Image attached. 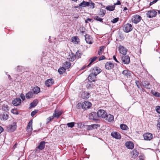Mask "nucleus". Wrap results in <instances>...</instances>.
I'll return each mask as SVG.
<instances>
[{
	"mask_svg": "<svg viewBox=\"0 0 160 160\" xmlns=\"http://www.w3.org/2000/svg\"><path fill=\"white\" fill-rule=\"evenodd\" d=\"M95 4L92 2H87L83 1V2L79 4V6H77L76 8L78 7L81 8L82 7H88L91 8H93L94 7Z\"/></svg>",
	"mask_w": 160,
	"mask_h": 160,
	"instance_id": "obj_1",
	"label": "nucleus"
},
{
	"mask_svg": "<svg viewBox=\"0 0 160 160\" xmlns=\"http://www.w3.org/2000/svg\"><path fill=\"white\" fill-rule=\"evenodd\" d=\"M92 105V103L90 102L86 101L82 102V108L85 110L88 109Z\"/></svg>",
	"mask_w": 160,
	"mask_h": 160,
	"instance_id": "obj_2",
	"label": "nucleus"
},
{
	"mask_svg": "<svg viewBox=\"0 0 160 160\" xmlns=\"http://www.w3.org/2000/svg\"><path fill=\"white\" fill-rule=\"evenodd\" d=\"M118 49L119 52L123 55H126L128 51V50L122 45H119Z\"/></svg>",
	"mask_w": 160,
	"mask_h": 160,
	"instance_id": "obj_3",
	"label": "nucleus"
},
{
	"mask_svg": "<svg viewBox=\"0 0 160 160\" xmlns=\"http://www.w3.org/2000/svg\"><path fill=\"white\" fill-rule=\"evenodd\" d=\"M97 114L98 117L104 118L107 115V112L104 110L100 109L98 111Z\"/></svg>",
	"mask_w": 160,
	"mask_h": 160,
	"instance_id": "obj_4",
	"label": "nucleus"
},
{
	"mask_svg": "<svg viewBox=\"0 0 160 160\" xmlns=\"http://www.w3.org/2000/svg\"><path fill=\"white\" fill-rule=\"evenodd\" d=\"M141 17L138 15H134L132 19V22L137 24L141 20Z\"/></svg>",
	"mask_w": 160,
	"mask_h": 160,
	"instance_id": "obj_5",
	"label": "nucleus"
},
{
	"mask_svg": "<svg viewBox=\"0 0 160 160\" xmlns=\"http://www.w3.org/2000/svg\"><path fill=\"white\" fill-rule=\"evenodd\" d=\"M132 26L130 24L127 23L124 25L123 30L126 32H128L132 30Z\"/></svg>",
	"mask_w": 160,
	"mask_h": 160,
	"instance_id": "obj_6",
	"label": "nucleus"
},
{
	"mask_svg": "<svg viewBox=\"0 0 160 160\" xmlns=\"http://www.w3.org/2000/svg\"><path fill=\"white\" fill-rule=\"evenodd\" d=\"M157 14L156 11H148L147 13V15L148 17L150 18L155 17Z\"/></svg>",
	"mask_w": 160,
	"mask_h": 160,
	"instance_id": "obj_7",
	"label": "nucleus"
},
{
	"mask_svg": "<svg viewBox=\"0 0 160 160\" xmlns=\"http://www.w3.org/2000/svg\"><path fill=\"white\" fill-rule=\"evenodd\" d=\"M85 40L87 43L91 44L93 42V39L92 37L86 34L85 35Z\"/></svg>",
	"mask_w": 160,
	"mask_h": 160,
	"instance_id": "obj_8",
	"label": "nucleus"
},
{
	"mask_svg": "<svg viewBox=\"0 0 160 160\" xmlns=\"http://www.w3.org/2000/svg\"><path fill=\"white\" fill-rule=\"evenodd\" d=\"M96 75L93 73H90L88 77V80L90 82H94L95 81L96 78Z\"/></svg>",
	"mask_w": 160,
	"mask_h": 160,
	"instance_id": "obj_9",
	"label": "nucleus"
},
{
	"mask_svg": "<svg viewBox=\"0 0 160 160\" xmlns=\"http://www.w3.org/2000/svg\"><path fill=\"white\" fill-rule=\"evenodd\" d=\"M114 67V64L110 62H107L105 64V67L107 70L112 69Z\"/></svg>",
	"mask_w": 160,
	"mask_h": 160,
	"instance_id": "obj_10",
	"label": "nucleus"
},
{
	"mask_svg": "<svg viewBox=\"0 0 160 160\" xmlns=\"http://www.w3.org/2000/svg\"><path fill=\"white\" fill-rule=\"evenodd\" d=\"M122 60L123 63L125 64H128L130 62V58L128 55L122 57Z\"/></svg>",
	"mask_w": 160,
	"mask_h": 160,
	"instance_id": "obj_11",
	"label": "nucleus"
},
{
	"mask_svg": "<svg viewBox=\"0 0 160 160\" xmlns=\"http://www.w3.org/2000/svg\"><path fill=\"white\" fill-rule=\"evenodd\" d=\"M53 83L54 80L52 78L47 79L45 82V85L48 87H49L51 86Z\"/></svg>",
	"mask_w": 160,
	"mask_h": 160,
	"instance_id": "obj_12",
	"label": "nucleus"
},
{
	"mask_svg": "<svg viewBox=\"0 0 160 160\" xmlns=\"http://www.w3.org/2000/svg\"><path fill=\"white\" fill-rule=\"evenodd\" d=\"M46 143V142L43 141L39 143L38 146L36 148V150H37L38 149H39L41 150H43L45 148V144Z\"/></svg>",
	"mask_w": 160,
	"mask_h": 160,
	"instance_id": "obj_13",
	"label": "nucleus"
},
{
	"mask_svg": "<svg viewBox=\"0 0 160 160\" xmlns=\"http://www.w3.org/2000/svg\"><path fill=\"white\" fill-rule=\"evenodd\" d=\"M144 139L146 140H150L152 138V134L149 133H145L143 135Z\"/></svg>",
	"mask_w": 160,
	"mask_h": 160,
	"instance_id": "obj_14",
	"label": "nucleus"
},
{
	"mask_svg": "<svg viewBox=\"0 0 160 160\" xmlns=\"http://www.w3.org/2000/svg\"><path fill=\"white\" fill-rule=\"evenodd\" d=\"M62 113V112L61 111L56 109L53 113V116L54 118H58Z\"/></svg>",
	"mask_w": 160,
	"mask_h": 160,
	"instance_id": "obj_15",
	"label": "nucleus"
},
{
	"mask_svg": "<svg viewBox=\"0 0 160 160\" xmlns=\"http://www.w3.org/2000/svg\"><path fill=\"white\" fill-rule=\"evenodd\" d=\"M111 135L112 137L117 139H120L121 138L120 134L116 132H112Z\"/></svg>",
	"mask_w": 160,
	"mask_h": 160,
	"instance_id": "obj_16",
	"label": "nucleus"
},
{
	"mask_svg": "<svg viewBox=\"0 0 160 160\" xmlns=\"http://www.w3.org/2000/svg\"><path fill=\"white\" fill-rule=\"evenodd\" d=\"M12 103L14 106H18L21 103V100L19 98H15L13 100Z\"/></svg>",
	"mask_w": 160,
	"mask_h": 160,
	"instance_id": "obj_17",
	"label": "nucleus"
},
{
	"mask_svg": "<svg viewBox=\"0 0 160 160\" xmlns=\"http://www.w3.org/2000/svg\"><path fill=\"white\" fill-rule=\"evenodd\" d=\"M104 118L109 122H111L114 120V117L113 115L110 114H107L106 116H105V117Z\"/></svg>",
	"mask_w": 160,
	"mask_h": 160,
	"instance_id": "obj_18",
	"label": "nucleus"
},
{
	"mask_svg": "<svg viewBox=\"0 0 160 160\" xmlns=\"http://www.w3.org/2000/svg\"><path fill=\"white\" fill-rule=\"evenodd\" d=\"M99 127L100 125L98 124H92L88 125L87 127V129L88 130H90L93 129L97 128Z\"/></svg>",
	"mask_w": 160,
	"mask_h": 160,
	"instance_id": "obj_19",
	"label": "nucleus"
},
{
	"mask_svg": "<svg viewBox=\"0 0 160 160\" xmlns=\"http://www.w3.org/2000/svg\"><path fill=\"white\" fill-rule=\"evenodd\" d=\"M125 145L127 148L129 149H132L133 148L134 145L131 142H127L125 143Z\"/></svg>",
	"mask_w": 160,
	"mask_h": 160,
	"instance_id": "obj_20",
	"label": "nucleus"
},
{
	"mask_svg": "<svg viewBox=\"0 0 160 160\" xmlns=\"http://www.w3.org/2000/svg\"><path fill=\"white\" fill-rule=\"evenodd\" d=\"M122 74L127 77H130L132 74V72L128 70H124L122 72Z\"/></svg>",
	"mask_w": 160,
	"mask_h": 160,
	"instance_id": "obj_21",
	"label": "nucleus"
},
{
	"mask_svg": "<svg viewBox=\"0 0 160 160\" xmlns=\"http://www.w3.org/2000/svg\"><path fill=\"white\" fill-rule=\"evenodd\" d=\"M130 153L132 157L133 158L137 157L138 155V152L137 150L135 149H134Z\"/></svg>",
	"mask_w": 160,
	"mask_h": 160,
	"instance_id": "obj_22",
	"label": "nucleus"
},
{
	"mask_svg": "<svg viewBox=\"0 0 160 160\" xmlns=\"http://www.w3.org/2000/svg\"><path fill=\"white\" fill-rule=\"evenodd\" d=\"M34 95L38 93L40 91V88L38 87L34 88L31 91Z\"/></svg>",
	"mask_w": 160,
	"mask_h": 160,
	"instance_id": "obj_23",
	"label": "nucleus"
},
{
	"mask_svg": "<svg viewBox=\"0 0 160 160\" xmlns=\"http://www.w3.org/2000/svg\"><path fill=\"white\" fill-rule=\"evenodd\" d=\"M71 41L72 42L76 44H78L80 41L79 39L77 36L72 37L71 39Z\"/></svg>",
	"mask_w": 160,
	"mask_h": 160,
	"instance_id": "obj_24",
	"label": "nucleus"
},
{
	"mask_svg": "<svg viewBox=\"0 0 160 160\" xmlns=\"http://www.w3.org/2000/svg\"><path fill=\"white\" fill-rule=\"evenodd\" d=\"M34 95L32 91H30L26 93L25 96L27 99H29L31 98H33V97Z\"/></svg>",
	"mask_w": 160,
	"mask_h": 160,
	"instance_id": "obj_25",
	"label": "nucleus"
},
{
	"mask_svg": "<svg viewBox=\"0 0 160 160\" xmlns=\"http://www.w3.org/2000/svg\"><path fill=\"white\" fill-rule=\"evenodd\" d=\"M93 70L94 72V73H93L95 74L96 75L102 71L101 69L97 67H94L93 68Z\"/></svg>",
	"mask_w": 160,
	"mask_h": 160,
	"instance_id": "obj_26",
	"label": "nucleus"
},
{
	"mask_svg": "<svg viewBox=\"0 0 160 160\" xmlns=\"http://www.w3.org/2000/svg\"><path fill=\"white\" fill-rule=\"evenodd\" d=\"M96 116L95 112H93L90 113L89 115V118L90 119L96 120Z\"/></svg>",
	"mask_w": 160,
	"mask_h": 160,
	"instance_id": "obj_27",
	"label": "nucleus"
},
{
	"mask_svg": "<svg viewBox=\"0 0 160 160\" xmlns=\"http://www.w3.org/2000/svg\"><path fill=\"white\" fill-rule=\"evenodd\" d=\"M8 118V115L6 113L1 114L0 115V119L3 120H6Z\"/></svg>",
	"mask_w": 160,
	"mask_h": 160,
	"instance_id": "obj_28",
	"label": "nucleus"
},
{
	"mask_svg": "<svg viewBox=\"0 0 160 160\" xmlns=\"http://www.w3.org/2000/svg\"><path fill=\"white\" fill-rule=\"evenodd\" d=\"M38 103V101L37 99H35L33 101L30 103V108H34L37 106Z\"/></svg>",
	"mask_w": 160,
	"mask_h": 160,
	"instance_id": "obj_29",
	"label": "nucleus"
},
{
	"mask_svg": "<svg viewBox=\"0 0 160 160\" xmlns=\"http://www.w3.org/2000/svg\"><path fill=\"white\" fill-rule=\"evenodd\" d=\"M97 58L98 57H94L92 58H90L89 60V61H90V62L87 66V67H89L93 62L96 60Z\"/></svg>",
	"mask_w": 160,
	"mask_h": 160,
	"instance_id": "obj_30",
	"label": "nucleus"
},
{
	"mask_svg": "<svg viewBox=\"0 0 160 160\" xmlns=\"http://www.w3.org/2000/svg\"><path fill=\"white\" fill-rule=\"evenodd\" d=\"M16 128L15 125H11L8 128V130L10 132H13L14 131Z\"/></svg>",
	"mask_w": 160,
	"mask_h": 160,
	"instance_id": "obj_31",
	"label": "nucleus"
},
{
	"mask_svg": "<svg viewBox=\"0 0 160 160\" xmlns=\"http://www.w3.org/2000/svg\"><path fill=\"white\" fill-rule=\"evenodd\" d=\"M66 69L63 67H62L59 68L58 69V72L60 74H62L66 71Z\"/></svg>",
	"mask_w": 160,
	"mask_h": 160,
	"instance_id": "obj_32",
	"label": "nucleus"
},
{
	"mask_svg": "<svg viewBox=\"0 0 160 160\" xmlns=\"http://www.w3.org/2000/svg\"><path fill=\"white\" fill-rule=\"evenodd\" d=\"M82 97L84 99H87L89 98V94L87 92H84L82 95Z\"/></svg>",
	"mask_w": 160,
	"mask_h": 160,
	"instance_id": "obj_33",
	"label": "nucleus"
},
{
	"mask_svg": "<svg viewBox=\"0 0 160 160\" xmlns=\"http://www.w3.org/2000/svg\"><path fill=\"white\" fill-rule=\"evenodd\" d=\"M64 65L66 68H69L71 66V63L69 62H65L64 63Z\"/></svg>",
	"mask_w": 160,
	"mask_h": 160,
	"instance_id": "obj_34",
	"label": "nucleus"
},
{
	"mask_svg": "<svg viewBox=\"0 0 160 160\" xmlns=\"http://www.w3.org/2000/svg\"><path fill=\"white\" fill-rule=\"evenodd\" d=\"M105 48V47L103 46L100 47L99 51L98 52V55H101L102 54V52L104 51Z\"/></svg>",
	"mask_w": 160,
	"mask_h": 160,
	"instance_id": "obj_35",
	"label": "nucleus"
},
{
	"mask_svg": "<svg viewBox=\"0 0 160 160\" xmlns=\"http://www.w3.org/2000/svg\"><path fill=\"white\" fill-rule=\"evenodd\" d=\"M120 127L121 129L124 130H127L128 129V127L124 124H121Z\"/></svg>",
	"mask_w": 160,
	"mask_h": 160,
	"instance_id": "obj_36",
	"label": "nucleus"
},
{
	"mask_svg": "<svg viewBox=\"0 0 160 160\" xmlns=\"http://www.w3.org/2000/svg\"><path fill=\"white\" fill-rule=\"evenodd\" d=\"M143 85L144 87L146 88L150 89L151 88V86L148 82H145Z\"/></svg>",
	"mask_w": 160,
	"mask_h": 160,
	"instance_id": "obj_37",
	"label": "nucleus"
},
{
	"mask_svg": "<svg viewBox=\"0 0 160 160\" xmlns=\"http://www.w3.org/2000/svg\"><path fill=\"white\" fill-rule=\"evenodd\" d=\"M115 6L114 4L113 5H108L107 6L106 9L107 10H114Z\"/></svg>",
	"mask_w": 160,
	"mask_h": 160,
	"instance_id": "obj_38",
	"label": "nucleus"
},
{
	"mask_svg": "<svg viewBox=\"0 0 160 160\" xmlns=\"http://www.w3.org/2000/svg\"><path fill=\"white\" fill-rule=\"evenodd\" d=\"M82 55V53L79 51H78L76 52V54L75 55L76 58L78 59L80 58Z\"/></svg>",
	"mask_w": 160,
	"mask_h": 160,
	"instance_id": "obj_39",
	"label": "nucleus"
},
{
	"mask_svg": "<svg viewBox=\"0 0 160 160\" xmlns=\"http://www.w3.org/2000/svg\"><path fill=\"white\" fill-rule=\"evenodd\" d=\"M75 124H78V123H76L74 122H71L68 123H67V125L68 127L72 128L74 126Z\"/></svg>",
	"mask_w": 160,
	"mask_h": 160,
	"instance_id": "obj_40",
	"label": "nucleus"
},
{
	"mask_svg": "<svg viewBox=\"0 0 160 160\" xmlns=\"http://www.w3.org/2000/svg\"><path fill=\"white\" fill-rule=\"evenodd\" d=\"M106 13V11H100L98 13V15L101 17H103Z\"/></svg>",
	"mask_w": 160,
	"mask_h": 160,
	"instance_id": "obj_41",
	"label": "nucleus"
},
{
	"mask_svg": "<svg viewBox=\"0 0 160 160\" xmlns=\"http://www.w3.org/2000/svg\"><path fill=\"white\" fill-rule=\"evenodd\" d=\"M94 19L100 22H102L103 19L101 18L99 16H95L94 17Z\"/></svg>",
	"mask_w": 160,
	"mask_h": 160,
	"instance_id": "obj_42",
	"label": "nucleus"
},
{
	"mask_svg": "<svg viewBox=\"0 0 160 160\" xmlns=\"http://www.w3.org/2000/svg\"><path fill=\"white\" fill-rule=\"evenodd\" d=\"M76 58L75 55L73 54H72L71 55L69 56V61H73Z\"/></svg>",
	"mask_w": 160,
	"mask_h": 160,
	"instance_id": "obj_43",
	"label": "nucleus"
},
{
	"mask_svg": "<svg viewBox=\"0 0 160 160\" xmlns=\"http://www.w3.org/2000/svg\"><path fill=\"white\" fill-rule=\"evenodd\" d=\"M54 118V117H53V116H51V117H48V118L47 119V123H49L50 122V121L52 119H53Z\"/></svg>",
	"mask_w": 160,
	"mask_h": 160,
	"instance_id": "obj_44",
	"label": "nucleus"
},
{
	"mask_svg": "<svg viewBox=\"0 0 160 160\" xmlns=\"http://www.w3.org/2000/svg\"><path fill=\"white\" fill-rule=\"evenodd\" d=\"M32 127H30V126H27V130L28 132H31L32 131Z\"/></svg>",
	"mask_w": 160,
	"mask_h": 160,
	"instance_id": "obj_45",
	"label": "nucleus"
},
{
	"mask_svg": "<svg viewBox=\"0 0 160 160\" xmlns=\"http://www.w3.org/2000/svg\"><path fill=\"white\" fill-rule=\"evenodd\" d=\"M93 85L91 83V82L88 83L87 85H86V87L88 88H92Z\"/></svg>",
	"mask_w": 160,
	"mask_h": 160,
	"instance_id": "obj_46",
	"label": "nucleus"
},
{
	"mask_svg": "<svg viewBox=\"0 0 160 160\" xmlns=\"http://www.w3.org/2000/svg\"><path fill=\"white\" fill-rule=\"evenodd\" d=\"M76 107L78 109L82 108V103H78L77 104Z\"/></svg>",
	"mask_w": 160,
	"mask_h": 160,
	"instance_id": "obj_47",
	"label": "nucleus"
},
{
	"mask_svg": "<svg viewBox=\"0 0 160 160\" xmlns=\"http://www.w3.org/2000/svg\"><path fill=\"white\" fill-rule=\"evenodd\" d=\"M118 19L119 18H115L112 20L111 22L113 23H115L118 21Z\"/></svg>",
	"mask_w": 160,
	"mask_h": 160,
	"instance_id": "obj_48",
	"label": "nucleus"
},
{
	"mask_svg": "<svg viewBox=\"0 0 160 160\" xmlns=\"http://www.w3.org/2000/svg\"><path fill=\"white\" fill-rule=\"evenodd\" d=\"M138 87V88H140L141 86V84L138 81H136L135 82Z\"/></svg>",
	"mask_w": 160,
	"mask_h": 160,
	"instance_id": "obj_49",
	"label": "nucleus"
},
{
	"mask_svg": "<svg viewBox=\"0 0 160 160\" xmlns=\"http://www.w3.org/2000/svg\"><path fill=\"white\" fill-rule=\"evenodd\" d=\"M156 110L158 113L160 114V106H156Z\"/></svg>",
	"mask_w": 160,
	"mask_h": 160,
	"instance_id": "obj_50",
	"label": "nucleus"
},
{
	"mask_svg": "<svg viewBox=\"0 0 160 160\" xmlns=\"http://www.w3.org/2000/svg\"><path fill=\"white\" fill-rule=\"evenodd\" d=\"M20 98L22 99V101H24L25 99V98L24 95L23 93H21L20 95Z\"/></svg>",
	"mask_w": 160,
	"mask_h": 160,
	"instance_id": "obj_51",
	"label": "nucleus"
},
{
	"mask_svg": "<svg viewBox=\"0 0 160 160\" xmlns=\"http://www.w3.org/2000/svg\"><path fill=\"white\" fill-rule=\"evenodd\" d=\"M37 110H35L33 111H32L31 113V115L32 117L34 116L35 114L37 112Z\"/></svg>",
	"mask_w": 160,
	"mask_h": 160,
	"instance_id": "obj_52",
	"label": "nucleus"
},
{
	"mask_svg": "<svg viewBox=\"0 0 160 160\" xmlns=\"http://www.w3.org/2000/svg\"><path fill=\"white\" fill-rule=\"evenodd\" d=\"M153 94L156 97H160V93L158 92H156Z\"/></svg>",
	"mask_w": 160,
	"mask_h": 160,
	"instance_id": "obj_53",
	"label": "nucleus"
},
{
	"mask_svg": "<svg viewBox=\"0 0 160 160\" xmlns=\"http://www.w3.org/2000/svg\"><path fill=\"white\" fill-rule=\"evenodd\" d=\"M32 120H31L28 123L27 126H28V127L30 126V127H32Z\"/></svg>",
	"mask_w": 160,
	"mask_h": 160,
	"instance_id": "obj_54",
	"label": "nucleus"
},
{
	"mask_svg": "<svg viewBox=\"0 0 160 160\" xmlns=\"http://www.w3.org/2000/svg\"><path fill=\"white\" fill-rule=\"evenodd\" d=\"M105 59V57L104 56H102L99 58V61H100Z\"/></svg>",
	"mask_w": 160,
	"mask_h": 160,
	"instance_id": "obj_55",
	"label": "nucleus"
},
{
	"mask_svg": "<svg viewBox=\"0 0 160 160\" xmlns=\"http://www.w3.org/2000/svg\"><path fill=\"white\" fill-rule=\"evenodd\" d=\"M22 68V66H18L17 67V70L18 71H19Z\"/></svg>",
	"mask_w": 160,
	"mask_h": 160,
	"instance_id": "obj_56",
	"label": "nucleus"
},
{
	"mask_svg": "<svg viewBox=\"0 0 160 160\" xmlns=\"http://www.w3.org/2000/svg\"><path fill=\"white\" fill-rule=\"evenodd\" d=\"M114 5L115 6L116 5H119L121 4V2L119 0H118L116 3H114Z\"/></svg>",
	"mask_w": 160,
	"mask_h": 160,
	"instance_id": "obj_57",
	"label": "nucleus"
},
{
	"mask_svg": "<svg viewBox=\"0 0 160 160\" xmlns=\"http://www.w3.org/2000/svg\"><path fill=\"white\" fill-rule=\"evenodd\" d=\"M158 0H154L153 1H152V2H150V5L151 6L152 5L155 3L156 2H157V1Z\"/></svg>",
	"mask_w": 160,
	"mask_h": 160,
	"instance_id": "obj_58",
	"label": "nucleus"
},
{
	"mask_svg": "<svg viewBox=\"0 0 160 160\" xmlns=\"http://www.w3.org/2000/svg\"><path fill=\"white\" fill-rule=\"evenodd\" d=\"M113 59L117 62H119L117 60L115 56H113Z\"/></svg>",
	"mask_w": 160,
	"mask_h": 160,
	"instance_id": "obj_59",
	"label": "nucleus"
},
{
	"mask_svg": "<svg viewBox=\"0 0 160 160\" xmlns=\"http://www.w3.org/2000/svg\"><path fill=\"white\" fill-rule=\"evenodd\" d=\"M3 130V128L0 126V133H1Z\"/></svg>",
	"mask_w": 160,
	"mask_h": 160,
	"instance_id": "obj_60",
	"label": "nucleus"
},
{
	"mask_svg": "<svg viewBox=\"0 0 160 160\" xmlns=\"http://www.w3.org/2000/svg\"><path fill=\"white\" fill-rule=\"evenodd\" d=\"M3 109H4V110L5 111H8V107L7 106V107H4V108H3Z\"/></svg>",
	"mask_w": 160,
	"mask_h": 160,
	"instance_id": "obj_61",
	"label": "nucleus"
},
{
	"mask_svg": "<svg viewBox=\"0 0 160 160\" xmlns=\"http://www.w3.org/2000/svg\"><path fill=\"white\" fill-rule=\"evenodd\" d=\"M18 145V144L17 143H16L13 146V148L14 149H15L17 147V146Z\"/></svg>",
	"mask_w": 160,
	"mask_h": 160,
	"instance_id": "obj_62",
	"label": "nucleus"
},
{
	"mask_svg": "<svg viewBox=\"0 0 160 160\" xmlns=\"http://www.w3.org/2000/svg\"><path fill=\"white\" fill-rule=\"evenodd\" d=\"M92 19H90V18H88V19H87L85 21V22L87 23L88 22H87V21H88L90 22H91V21H92Z\"/></svg>",
	"mask_w": 160,
	"mask_h": 160,
	"instance_id": "obj_63",
	"label": "nucleus"
},
{
	"mask_svg": "<svg viewBox=\"0 0 160 160\" xmlns=\"http://www.w3.org/2000/svg\"><path fill=\"white\" fill-rule=\"evenodd\" d=\"M158 126L160 130V122L158 123Z\"/></svg>",
	"mask_w": 160,
	"mask_h": 160,
	"instance_id": "obj_64",
	"label": "nucleus"
}]
</instances>
